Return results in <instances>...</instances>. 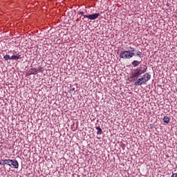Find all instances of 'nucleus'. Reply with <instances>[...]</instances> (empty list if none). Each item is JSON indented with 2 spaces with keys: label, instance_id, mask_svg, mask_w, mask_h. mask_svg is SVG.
Here are the masks:
<instances>
[{
  "label": "nucleus",
  "instance_id": "obj_1",
  "mask_svg": "<svg viewBox=\"0 0 177 177\" xmlns=\"http://www.w3.org/2000/svg\"><path fill=\"white\" fill-rule=\"evenodd\" d=\"M147 71V66H139L136 69H133L130 75V78L131 80H135V78H139L142 74H145Z\"/></svg>",
  "mask_w": 177,
  "mask_h": 177
},
{
  "label": "nucleus",
  "instance_id": "obj_2",
  "mask_svg": "<svg viewBox=\"0 0 177 177\" xmlns=\"http://www.w3.org/2000/svg\"><path fill=\"white\" fill-rule=\"evenodd\" d=\"M151 75L149 73H145L142 77L138 78L135 82V86H139V85H146L148 81H150Z\"/></svg>",
  "mask_w": 177,
  "mask_h": 177
},
{
  "label": "nucleus",
  "instance_id": "obj_3",
  "mask_svg": "<svg viewBox=\"0 0 177 177\" xmlns=\"http://www.w3.org/2000/svg\"><path fill=\"white\" fill-rule=\"evenodd\" d=\"M79 15H81L82 16H83V17H84V19H89V20H96V19H97V17H99V16H100V14L99 13H95L93 15H85V12L80 11L79 12Z\"/></svg>",
  "mask_w": 177,
  "mask_h": 177
},
{
  "label": "nucleus",
  "instance_id": "obj_4",
  "mask_svg": "<svg viewBox=\"0 0 177 177\" xmlns=\"http://www.w3.org/2000/svg\"><path fill=\"white\" fill-rule=\"evenodd\" d=\"M119 57H120V59H126L127 60H129L130 59L129 50H124V51L120 52L119 55Z\"/></svg>",
  "mask_w": 177,
  "mask_h": 177
},
{
  "label": "nucleus",
  "instance_id": "obj_5",
  "mask_svg": "<svg viewBox=\"0 0 177 177\" xmlns=\"http://www.w3.org/2000/svg\"><path fill=\"white\" fill-rule=\"evenodd\" d=\"M36 74H38V69L35 68H32L26 72V75L28 77L32 75H35Z\"/></svg>",
  "mask_w": 177,
  "mask_h": 177
},
{
  "label": "nucleus",
  "instance_id": "obj_6",
  "mask_svg": "<svg viewBox=\"0 0 177 177\" xmlns=\"http://www.w3.org/2000/svg\"><path fill=\"white\" fill-rule=\"evenodd\" d=\"M9 167H11V168H15L17 169L19 168V162L16 159H12L10 161V164L9 165Z\"/></svg>",
  "mask_w": 177,
  "mask_h": 177
},
{
  "label": "nucleus",
  "instance_id": "obj_7",
  "mask_svg": "<svg viewBox=\"0 0 177 177\" xmlns=\"http://www.w3.org/2000/svg\"><path fill=\"white\" fill-rule=\"evenodd\" d=\"M129 49L131 50V51H129V57H130V59H132V57L135 56V53H133L135 52V48L130 46Z\"/></svg>",
  "mask_w": 177,
  "mask_h": 177
},
{
  "label": "nucleus",
  "instance_id": "obj_8",
  "mask_svg": "<svg viewBox=\"0 0 177 177\" xmlns=\"http://www.w3.org/2000/svg\"><path fill=\"white\" fill-rule=\"evenodd\" d=\"M140 63H142V61L134 60L131 62V64L133 67H138Z\"/></svg>",
  "mask_w": 177,
  "mask_h": 177
},
{
  "label": "nucleus",
  "instance_id": "obj_9",
  "mask_svg": "<svg viewBox=\"0 0 177 177\" xmlns=\"http://www.w3.org/2000/svg\"><path fill=\"white\" fill-rule=\"evenodd\" d=\"M12 159H6V160H2L3 161V165H10V161Z\"/></svg>",
  "mask_w": 177,
  "mask_h": 177
},
{
  "label": "nucleus",
  "instance_id": "obj_10",
  "mask_svg": "<svg viewBox=\"0 0 177 177\" xmlns=\"http://www.w3.org/2000/svg\"><path fill=\"white\" fill-rule=\"evenodd\" d=\"M95 128L97 130V135H102V133H103V130H102V128H100V126H97Z\"/></svg>",
  "mask_w": 177,
  "mask_h": 177
},
{
  "label": "nucleus",
  "instance_id": "obj_11",
  "mask_svg": "<svg viewBox=\"0 0 177 177\" xmlns=\"http://www.w3.org/2000/svg\"><path fill=\"white\" fill-rule=\"evenodd\" d=\"M19 59H21V57H20V55H12L11 57V60H19Z\"/></svg>",
  "mask_w": 177,
  "mask_h": 177
},
{
  "label": "nucleus",
  "instance_id": "obj_12",
  "mask_svg": "<svg viewBox=\"0 0 177 177\" xmlns=\"http://www.w3.org/2000/svg\"><path fill=\"white\" fill-rule=\"evenodd\" d=\"M169 117L168 116H165L163 118V122H165L166 124H169Z\"/></svg>",
  "mask_w": 177,
  "mask_h": 177
},
{
  "label": "nucleus",
  "instance_id": "obj_13",
  "mask_svg": "<svg viewBox=\"0 0 177 177\" xmlns=\"http://www.w3.org/2000/svg\"><path fill=\"white\" fill-rule=\"evenodd\" d=\"M3 59L6 62H8V60H11V57L9 55H6L3 56Z\"/></svg>",
  "mask_w": 177,
  "mask_h": 177
},
{
  "label": "nucleus",
  "instance_id": "obj_14",
  "mask_svg": "<svg viewBox=\"0 0 177 177\" xmlns=\"http://www.w3.org/2000/svg\"><path fill=\"white\" fill-rule=\"evenodd\" d=\"M136 56H138V57L142 58V52L138 51V52L136 53Z\"/></svg>",
  "mask_w": 177,
  "mask_h": 177
},
{
  "label": "nucleus",
  "instance_id": "obj_15",
  "mask_svg": "<svg viewBox=\"0 0 177 177\" xmlns=\"http://www.w3.org/2000/svg\"><path fill=\"white\" fill-rule=\"evenodd\" d=\"M2 164H3V161H2V160L0 161V165H2Z\"/></svg>",
  "mask_w": 177,
  "mask_h": 177
},
{
  "label": "nucleus",
  "instance_id": "obj_16",
  "mask_svg": "<svg viewBox=\"0 0 177 177\" xmlns=\"http://www.w3.org/2000/svg\"><path fill=\"white\" fill-rule=\"evenodd\" d=\"M176 175H177V173H176Z\"/></svg>",
  "mask_w": 177,
  "mask_h": 177
}]
</instances>
